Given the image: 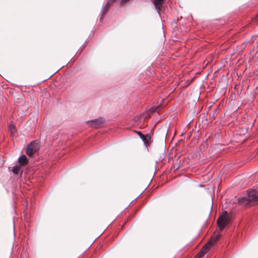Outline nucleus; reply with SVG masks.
Masks as SVG:
<instances>
[{"label":"nucleus","instance_id":"5","mask_svg":"<svg viewBox=\"0 0 258 258\" xmlns=\"http://www.w3.org/2000/svg\"><path fill=\"white\" fill-rule=\"evenodd\" d=\"M104 120L102 118H99L91 120L90 123L91 125L94 128H98L103 123Z\"/></svg>","mask_w":258,"mask_h":258},{"label":"nucleus","instance_id":"2","mask_svg":"<svg viewBox=\"0 0 258 258\" xmlns=\"http://www.w3.org/2000/svg\"><path fill=\"white\" fill-rule=\"evenodd\" d=\"M230 219L228 216V213L225 211L217 220V224L220 230H223L229 224Z\"/></svg>","mask_w":258,"mask_h":258},{"label":"nucleus","instance_id":"4","mask_svg":"<svg viewBox=\"0 0 258 258\" xmlns=\"http://www.w3.org/2000/svg\"><path fill=\"white\" fill-rule=\"evenodd\" d=\"M220 236L221 235L220 234H217L212 237L209 242L203 247L200 251H201L203 253L205 254L209 249L210 246L217 241L220 238Z\"/></svg>","mask_w":258,"mask_h":258},{"label":"nucleus","instance_id":"3","mask_svg":"<svg viewBox=\"0 0 258 258\" xmlns=\"http://www.w3.org/2000/svg\"><path fill=\"white\" fill-rule=\"evenodd\" d=\"M39 149V141L35 140L28 145L26 153L27 155L31 156L33 154L38 151Z\"/></svg>","mask_w":258,"mask_h":258},{"label":"nucleus","instance_id":"1","mask_svg":"<svg viewBox=\"0 0 258 258\" xmlns=\"http://www.w3.org/2000/svg\"><path fill=\"white\" fill-rule=\"evenodd\" d=\"M239 203L244 205L252 203H258V193L254 189L247 190L244 197H235Z\"/></svg>","mask_w":258,"mask_h":258},{"label":"nucleus","instance_id":"13","mask_svg":"<svg viewBox=\"0 0 258 258\" xmlns=\"http://www.w3.org/2000/svg\"><path fill=\"white\" fill-rule=\"evenodd\" d=\"M137 133L140 136L141 139L143 138L144 135L141 132H137Z\"/></svg>","mask_w":258,"mask_h":258},{"label":"nucleus","instance_id":"14","mask_svg":"<svg viewBox=\"0 0 258 258\" xmlns=\"http://www.w3.org/2000/svg\"><path fill=\"white\" fill-rule=\"evenodd\" d=\"M128 1H129V0H121V4L123 5Z\"/></svg>","mask_w":258,"mask_h":258},{"label":"nucleus","instance_id":"8","mask_svg":"<svg viewBox=\"0 0 258 258\" xmlns=\"http://www.w3.org/2000/svg\"><path fill=\"white\" fill-rule=\"evenodd\" d=\"M142 140L144 141V143L145 144H149L151 142V137L150 135L147 134L146 135H144V137L143 138H142Z\"/></svg>","mask_w":258,"mask_h":258},{"label":"nucleus","instance_id":"15","mask_svg":"<svg viewBox=\"0 0 258 258\" xmlns=\"http://www.w3.org/2000/svg\"><path fill=\"white\" fill-rule=\"evenodd\" d=\"M157 110V108H155V110H154V111H156Z\"/></svg>","mask_w":258,"mask_h":258},{"label":"nucleus","instance_id":"12","mask_svg":"<svg viewBox=\"0 0 258 258\" xmlns=\"http://www.w3.org/2000/svg\"><path fill=\"white\" fill-rule=\"evenodd\" d=\"M205 254L203 253L201 251H199L196 255V258H201Z\"/></svg>","mask_w":258,"mask_h":258},{"label":"nucleus","instance_id":"11","mask_svg":"<svg viewBox=\"0 0 258 258\" xmlns=\"http://www.w3.org/2000/svg\"><path fill=\"white\" fill-rule=\"evenodd\" d=\"M20 170V167L18 166H14L13 168V172L15 174H18Z\"/></svg>","mask_w":258,"mask_h":258},{"label":"nucleus","instance_id":"10","mask_svg":"<svg viewBox=\"0 0 258 258\" xmlns=\"http://www.w3.org/2000/svg\"><path fill=\"white\" fill-rule=\"evenodd\" d=\"M9 131L12 136H15L16 130L15 126L13 124H10L9 125Z\"/></svg>","mask_w":258,"mask_h":258},{"label":"nucleus","instance_id":"9","mask_svg":"<svg viewBox=\"0 0 258 258\" xmlns=\"http://www.w3.org/2000/svg\"><path fill=\"white\" fill-rule=\"evenodd\" d=\"M164 0H154V3L157 9L160 10V6L164 3Z\"/></svg>","mask_w":258,"mask_h":258},{"label":"nucleus","instance_id":"6","mask_svg":"<svg viewBox=\"0 0 258 258\" xmlns=\"http://www.w3.org/2000/svg\"><path fill=\"white\" fill-rule=\"evenodd\" d=\"M115 1V0H109L107 2L106 5L105 6V7L103 8L101 19H102L104 17V16L107 13L109 8H110V7L112 5V3Z\"/></svg>","mask_w":258,"mask_h":258},{"label":"nucleus","instance_id":"7","mask_svg":"<svg viewBox=\"0 0 258 258\" xmlns=\"http://www.w3.org/2000/svg\"><path fill=\"white\" fill-rule=\"evenodd\" d=\"M19 162L22 166H24L27 163V158L25 155H22L19 158Z\"/></svg>","mask_w":258,"mask_h":258}]
</instances>
